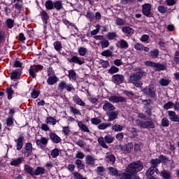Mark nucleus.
<instances>
[{"mask_svg": "<svg viewBox=\"0 0 179 179\" xmlns=\"http://www.w3.org/2000/svg\"><path fill=\"white\" fill-rule=\"evenodd\" d=\"M96 174H97V176H104V167L103 166H98L96 168Z\"/></svg>", "mask_w": 179, "mask_h": 179, "instance_id": "nucleus-56", "label": "nucleus"}, {"mask_svg": "<svg viewBox=\"0 0 179 179\" xmlns=\"http://www.w3.org/2000/svg\"><path fill=\"white\" fill-rule=\"evenodd\" d=\"M159 85H161V86H169V85H170V80L161 78L159 80Z\"/></svg>", "mask_w": 179, "mask_h": 179, "instance_id": "nucleus-48", "label": "nucleus"}, {"mask_svg": "<svg viewBox=\"0 0 179 179\" xmlns=\"http://www.w3.org/2000/svg\"><path fill=\"white\" fill-rule=\"evenodd\" d=\"M119 113L117 110H112L106 113L107 117H108V121L111 122L117 120L118 118Z\"/></svg>", "mask_w": 179, "mask_h": 179, "instance_id": "nucleus-15", "label": "nucleus"}, {"mask_svg": "<svg viewBox=\"0 0 179 179\" xmlns=\"http://www.w3.org/2000/svg\"><path fill=\"white\" fill-rule=\"evenodd\" d=\"M6 24L8 29H12L13 27V26H15V20L10 19V18H8L6 20Z\"/></svg>", "mask_w": 179, "mask_h": 179, "instance_id": "nucleus-44", "label": "nucleus"}, {"mask_svg": "<svg viewBox=\"0 0 179 179\" xmlns=\"http://www.w3.org/2000/svg\"><path fill=\"white\" fill-rule=\"evenodd\" d=\"M147 73L142 69H138L136 73H132L129 77V83H133L136 87H142L143 83L141 79L146 76Z\"/></svg>", "mask_w": 179, "mask_h": 179, "instance_id": "nucleus-1", "label": "nucleus"}, {"mask_svg": "<svg viewBox=\"0 0 179 179\" xmlns=\"http://www.w3.org/2000/svg\"><path fill=\"white\" fill-rule=\"evenodd\" d=\"M161 125L163 127H169V125H170V122L169 121V119H167V117L162 118Z\"/></svg>", "mask_w": 179, "mask_h": 179, "instance_id": "nucleus-53", "label": "nucleus"}, {"mask_svg": "<svg viewBox=\"0 0 179 179\" xmlns=\"http://www.w3.org/2000/svg\"><path fill=\"white\" fill-rule=\"evenodd\" d=\"M6 92L7 93V99L8 100H12L13 94H15V91L13 90L11 87H8L6 89Z\"/></svg>", "mask_w": 179, "mask_h": 179, "instance_id": "nucleus-37", "label": "nucleus"}, {"mask_svg": "<svg viewBox=\"0 0 179 179\" xmlns=\"http://www.w3.org/2000/svg\"><path fill=\"white\" fill-rule=\"evenodd\" d=\"M115 24L117 26H125V20L122 18L117 17L115 20Z\"/></svg>", "mask_w": 179, "mask_h": 179, "instance_id": "nucleus-51", "label": "nucleus"}, {"mask_svg": "<svg viewBox=\"0 0 179 179\" xmlns=\"http://www.w3.org/2000/svg\"><path fill=\"white\" fill-rule=\"evenodd\" d=\"M50 155L53 159H55V157H58L59 156V150L58 148H55L52 150Z\"/></svg>", "mask_w": 179, "mask_h": 179, "instance_id": "nucleus-49", "label": "nucleus"}, {"mask_svg": "<svg viewBox=\"0 0 179 179\" xmlns=\"http://www.w3.org/2000/svg\"><path fill=\"white\" fill-rule=\"evenodd\" d=\"M73 101L74 103H77L78 106H81V107H85L86 106V103L78 96V94H76L73 96Z\"/></svg>", "mask_w": 179, "mask_h": 179, "instance_id": "nucleus-23", "label": "nucleus"}, {"mask_svg": "<svg viewBox=\"0 0 179 179\" xmlns=\"http://www.w3.org/2000/svg\"><path fill=\"white\" fill-rule=\"evenodd\" d=\"M159 54H160V50H159V49L157 48H155L152 50H150L148 52V57L152 58V59H157V58H159Z\"/></svg>", "mask_w": 179, "mask_h": 179, "instance_id": "nucleus-19", "label": "nucleus"}, {"mask_svg": "<svg viewBox=\"0 0 179 179\" xmlns=\"http://www.w3.org/2000/svg\"><path fill=\"white\" fill-rule=\"evenodd\" d=\"M36 145L40 149H44V146L48 145V139L45 137H41V140H36Z\"/></svg>", "mask_w": 179, "mask_h": 179, "instance_id": "nucleus-16", "label": "nucleus"}, {"mask_svg": "<svg viewBox=\"0 0 179 179\" xmlns=\"http://www.w3.org/2000/svg\"><path fill=\"white\" fill-rule=\"evenodd\" d=\"M40 93H41L40 90H36V89H34L32 90L31 96L32 99H37V97L40 96Z\"/></svg>", "mask_w": 179, "mask_h": 179, "instance_id": "nucleus-55", "label": "nucleus"}, {"mask_svg": "<svg viewBox=\"0 0 179 179\" xmlns=\"http://www.w3.org/2000/svg\"><path fill=\"white\" fill-rule=\"evenodd\" d=\"M85 16L87 19H88L90 22H92V20L94 19V14L90 11L87 12V14Z\"/></svg>", "mask_w": 179, "mask_h": 179, "instance_id": "nucleus-64", "label": "nucleus"}, {"mask_svg": "<svg viewBox=\"0 0 179 179\" xmlns=\"http://www.w3.org/2000/svg\"><path fill=\"white\" fill-rule=\"evenodd\" d=\"M122 31L124 33V34H127V36H131V34H132V28L130 27H124L122 29Z\"/></svg>", "mask_w": 179, "mask_h": 179, "instance_id": "nucleus-43", "label": "nucleus"}, {"mask_svg": "<svg viewBox=\"0 0 179 179\" xmlns=\"http://www.w3.org/2000/svg\"><path fill=\"white\" fill-rule=\"evenodd\" d=\"M45 8L47 10H54V1L52 0H48L45 2Z\"/></svg>", "mask_w": 179, "mask_h": 179, "instance_id": "nucleus-30", "label": "nucleus"}, {"mask_svg": "<svg viewBox=\"0 0 179 179\" xmlns=\"http://www.w3.org/2000/svg\"><path fill=\"white\" fill-rule=\"evenodd\" d=\"M108 73L110 75H114V73H118L120 72V68L115 66H112L108 71Z\"/></svg>", "mask_w": 179, "mask_h": 179, "instance_id": "nucleus-41", "label": "nucleus"}, {"mask_svg": "<svg viewBox=\"0 0 179 179\" xmlns=\"http://www.w3.org/2000/svg\"><path fill=\"white\" fill-rule=\"evenodd\" d=\"M109 173H112V176H114V177H120L121 173H120V171H118V169L114 168V167H112V166H110L108 169Z\"/></svg>", "mask_w": 179, "mask_h": 179, "instance_id": "nucleus-29", "label": "nucleus"}, {"mask_svg": "<svg viewBox=\"0 0 179 179\" xmlns=\"http://www.w3.org/2000/svg\"><path fill=\"white\" fill-rule=\"evenodd\" d=\"M49 138L53 143H59L62 141L58 134L52 132L49 133Z\"/></svg>", "mask_w": 179, "mask_h": 179, "instance_id": "nucleus-18", "label": "nucleus"}, {"mask_svg": "<svg viewBox=\"0 0 179 179\" xmlns=\"http://www.w3.org/2000/svg\"><path fill=\"white\" fill-rule=\"evenodd\" d=\"M116 149L120 150L124 153H131V152H132V149H134V144H132V143H128L125 145L124 147L120 145L117 146Z\"/></svg>", "mask_w": 179, "mask_h": 179, "instance_id": "nucleus-9", "label": "nucleus"}, {"mask_svg": "<svg viewBox=\"0 0 179 179\" xmlns=\"http://www.w3.org/2000/svg\"><path fill=\"white\" fill-rule=\"evenodd\" d=\"M124 78L122 74H115L112 76V82L115 85H121L124 82Z\"/></svg>", "mask_w": 179, "mask_h": 179, "instance_id": "nucleus-12", "label": "nucleus"}, {"mask_svg": "<svg viewBox=\"0 0 179 179\" xmlns=\"http://www.w3.org/2000/svg\"><path fill=\"white\" fill-rule=\"evenodd\" d=\"M24 156L25 157L33 156V144H31V143H27L25 144Z\"/></svg>", "mask_w": 179, "mask_h": 179, "instance_id": "nucleus-10", "label": "nucleus"}, {"mask_svg": "<svg viewBox=\"0 0 179 179\" xmlns=\"http://www.w3.org/2000/svg\"><path fill=\"white\" fill-rule=\"evenodd\" d=\"M173 106H174V103H173V102H171V101H169V102H167L166 103H165V104L164 105L163 108H164V110H170V108H171V107H173Z\"/></svg>", "mask_w": 179, "mask_h": 179, "instance_id": "nucleus-63", "label": "nucleus"}, {"mask_svg": "<svg viewBox=\"0 0 179 179\" xmlns=\"http://www.w3.org/2000/svg\"><path fill=\"white\" fill-rule=\"evenodd\" d=\"M152 4L145 3L142 6V13L146 17H153V13H152Z\"/></svg>", "mask_w": 179, "mask_h": 179, "instance_id": "nucleus-8", "label": "nucleus"}, {"mask_svg": "<svg viewBox=\"0 0 179 179\" xmlns=\"http://www.w3.org/2000/svg\"><path fill=\"white\" fill-rule=\"evenodd\" d=\"M15 119L13 116H8L6 120V124L7 127H13V121Z\"/></svg>", "mask_w": 179, "mask_h": 179, "instance_id": "nucleus-45", "label": "nucleus"}, {"mask_svg": "<svg viewBox=\"0 0 179 179\" xmlns=\"http://www.w3.org/2000/svg\"><path fill=\"white\" fill-rule=\"evenodd\" d=\"M40 16L43 24H48V19H50V16H48L47 11L42 10L40 13Z\"/></svg>", "mask_w": 179, "mask_h": 179, "instance_id": "nucleus-22", "label": "nucleus"}, {"mask_svg": "<svg viewBox=\"0 0 179 179\" xmlns=\"http://www.w3.org/2000/svg\"><path fill=\"white\" fill-rule=\"evenodd\" d=\"M160 176L162 177L163 179H170L171 178V173H170L169 171L164 169L160 172Z\"/></svg>", "mask_w": 179, "mask_h": 179, "instance_id": "nucleus-31", "label": "nucleus"}, {"mask_svg": "<svg viewBox=\"0 0 179 179\" xmlns=\"http://www.w3.org/2000/svg\"><path fill=\"white\" fill-rule=\"evenodd\" d=\"M91 123L93 125H99V124H101V120L97 117H93L91 119Z\"/></svg>", "mask_w": 179, "mask_h": 179, "instance_id": "nucleus-61", "label": "nucleus"}, {"mask_svg": "<svg viewBox=\"0 0 179 179\" xmlns=\"http://www.w3.org/2000/svg\"><path fill=\"white\" fill-rule=\"evenodd\" d=\"M150 164L153 169H157L159 167V164H160V161L157 158L152 159L150 162Z\"/></svg>", "mask_w": 179, "mask_h": 179, "instance_id": "nucleus-32", "label": "nucleus"}, {"mask_svg": "<svg viewBox=\"0 0 179 179\" xmlns=\"http://www.w3.org/2000/svg\"><path fill=\"white\" fill-rule=\"evenodd\" d=\"M58 80H59V78L57 77V76H48V78L47 79V83L49 85V86H52L55 85Z\"/></svg>", "mask_w": 179, "mask_h": 179, "instance_id": "nucleus-20", "label": "nucleus"}, {"mask_svg": "<svg viewBox=\"0 0 179 179\" xmlns=\"http://www.w3.org/2000/svg\"><path fill=\"white\" fill-rule=\"evenodd\" d=\"M157 10L159 12V13L164 15V13L167 12V7H165L164 6H159Z\"/></svg>", "mask_w": 179, "mask_h": 179, "instance_id": "nucleus-58", "label": "nucleus"}, {"mask_svg": "<svg viewBox=\"0 0 179 179\" xmlns=\"http://www.w3.org/2000/svg\"><path fill=\"white\" fill-rule=\"evenodd\" d=\"M153 174H155V168L150 166L145 172V176L147 177H153Z\"/></svg>", "mask_w": 179, "mask_h": 179, "instance_id": "nucleus-46", "label": "nucleus"}, {"mask_svg": "<svg viewBox=\"0 0 179 179\" xmlns=\"http://www.w3.org/2000/svg\"><path fill=\"white\" fill-rule=\"evenodd\" d=\"M168 116L172 122H179V115L175 111L168 110Z\"/></svg>", "mask_w": 179, "mask_h": 179, "instance_id": "nucleus-13", "label": "nucleus"}, {"mask_svg": "<svg viewBox=\"0 0 179 179\" xmlns=\"http://www.w3.org/2000/svg\"><path fill=\"white\" fill-rule=\"evenodd\" d=\"M148 120H139V122L137 123L138 127L142 128L143 129H155L156 128V124H155V122L153 119L149 118Z\"/></svg>", "mask_w": 179, "mask_h": 179, "instance_id": "nucleus-5", "label": "nucleus"}, {"mask_svg": "<svg viewBox=\"0 0 179 179\" xmlns=\"http://www.w3.org/2000/svg\"><path fill=\"white\" fill-rule=\"evenodd\" d=\"M128 47H129V45H128V42H127V41L124 39L120 40V48L127 49Z\"/></svg>", "mask_w": 179, "mask_h": 179, "instance_id": "nucleus-57", "label": "nucleus"}, {"mask_svg": "<svg viewBox=\"0 0 179 179\" xmlns=\"http://www.w3.org/2000/svg\"><path fill=\"white\" fill-rule=\"evenodd\" d=\"M104 105L103 106V111H114V110H115V106H114V105H113V103L108 102V101H104Z\"/></svg>", "mask_w": 179, "mask_h": 179, "instance_id": "nucleus-17", "label": "nucleus"}, {"mask_svg": "<svg viewBox=\"0 0 179 179\" xmlns=\"http://www.w3.org/2000/svg\"><path fill=\"white\" fill-rule=\"evenodd\" d=\"M43 69H44V66L41 64L31 65L29 69V76H31V78H33V79H36V78H37V74L36 73H37V72H38L39 71H43Z\"/></svg>", "mask_w": 179, "mask_h": 179, "instance_id": "nucleus-7", "label": "nucleus"}, {"mask_svg": "<svg viewBox=\"0 0 179 179\" xmlns=\"http://www.w3.org/2000/svg\"><path fill=\"white\" fill-rule=\"evenodd\" d=\"M154 68H155L156 71L158 72H160V71H166V66L160 63H155Z\"/></svg>", "mask_w": 179, "mask_h": 179, "instance_id": "nucleus-38", "label": "nucleus"}, {"mask_svg": "<svg viewBox=\"0 0 179 179\" xmlns=\"http://www.w3.org/2000/svg\"><path fill=\"white\" fill-rule=\"evenodd\" d=\"M68 62L70 64H78V65H83V62L78 56H73L71 58L67 59Z\"/></svg>", "mask_w": 179, "mask_h": 179, "instance_id": "nucleus-21", "label": "nucleus"}, {"mask_svg": "<svg viewBox=\"0 0 179 179\" xmlns=\"http://www.w3.org/2000/svg\"><path fill=\"white\" fill-rule=\"evenodd\" d=\"M98 142L99 145L102 146V148H103L104 149H108V145H107V144L106 143H113V142H114V137H113V136L110 134H108L105 136L104 138L99 137L98 138Z\"/></svg>", "mask_w": 179, "mask_h": 179, "instance_id": "nucleus-6", "label": "nucleus"}, {"mask_svg": "<svg viewBox=\"0 0 179 179\" xmlns=\"http://www.w3.org/2000/svg\"><path fill=\"white\" fill-rule=\"evenodd\" d=\"M13 3H14L13 8H15L17 12H19V13H20L24 8L23 2L20 1V2Z\"/></svg>", "mask_w": 179, "mask_h": 179, "instance_id": "nucleus-28", "label": "nucleus"}, {"mask_svg": "<svg viewBox=\"0 0 179 179\" xmlns=\"http://www.w3.org/2000/svg\"><path fill=\"white\" fill-rule=\"evenodd\" d=\"M24 171L29 174L31 177H34L36 176H43L45 174V168L43 166H37L34 170L31 166L29 164L24 165Z\"/></svg>", "mask_w": 179, "mask_h": 179, "instance_id": "nucleus-3", "label": "nucleus"}, {"mask_svg": "<svg viewBox=\"0 0 179 179\" xmlns=\"http://www.w3.org/2000/svg\"><path fill=\"white\" fill-rule=\"evenodd\" d=\"M53 9H56L57 11L64 9V4L62 1H54Z\"/></svg>", "mask_w": 179, "mask_h": 179, "instance_id": "nucleus-27", "label": "nucleus"}, {"mask_svg": "<svg viewBox=\"0 0 179 179\" xmlns=\"http://www.w3.org/2000/svg\"><path fill=\"white\" fill-rule=\"evenodd\" d=\"M143 94L149 97L150 99H157V94H156V88L152 85H148L141 89Z\"/></svg>", "mask_w": 179, "mask_h": 179, "instance_id": "nucleus-4", "label": "nucleus"}, {"mask_svg": "<svg viewBox=\"0 0 179 179\" xmlns=\"http://www.w3.org/2000/svg\"><path fill=\"white\" fill-rule=\"evenodd\" d=\"M103 41H101L100 42V44L102 47V48H107V47H108L110 45V42H108V41L107 39H102Z\"/></svg>", "mask_w": 179, "mask_h": 179, "instance_id": "nucleus-60", "label": "nucleus"}, {"mask_svg": "<svg viewBox=\"0 0 179 179\" xmlns=\"http://www.w3.org/2000/svg\"><path fill=\"white\" fill-rule=\"evenodd\" d=\"M101 55H102V57H113V52H111V50H106L103 51L101 53Z\"/></svg>", "mask_w": 179, "mask_h": 179, "instance_id": "nucleus-52", "label": "nucleus"}, {"mask_svg": "<svg viewBox=\"0 0 179 179\" xmlns=\"http://www.w3.org/2000/svg\"><path fill=\"white\" fill-rule=\"evenodd\" d=\"M74 164L77 166V169H78V170H85V165L82 163V160L76 159L74 162Z\"/></svg>", "mask_w": 179, "mask_h": 179, "instance_id": "nucleus-40", "label": "nucleus"}, {"mask_svg": "<svg viewBox=\"0 0 179 179\" xmlns=\"http://www.w3.org/2000/svg\"><path fill=\"white\" fill-rule=\"evenodd\" d=\"M106 162L110 163V164H114L115 163V156L113 154L108 155L105 158Z\"/></svg>", "mask_w": 179, "mask_h": 179, "instance_id": "nucleus-34", "label": "nucleus"}, {"mask_svg": "<svg viewBox=\"0 0 179 179\" xmlns=\"http://www.w3.org/2000/svg\"><path fill=\"white\" fill-rule=\"evenodd\" d=\"M78 127L82 131V132H90V130L89 129V127L86 126V124H83L82 122H78Z\"/></svg>", "mask_w": 179, "mask_h": 179, "instance_id": "nucleus-33", "label": "nucleus"}, {"mask_svg": "<svg viewBox=\"0 0 179 179\" xmlns=\"http://www.w3.org/2000/svg\"><path fill=\"white\" fill-rule=\"evenodd\" d=\"M24 141V136L23 135H20L19 137L15 140L16 143L17 150H22L23 148V142Z\"/></svg>", "mask_w": 179, "mask_h": 179, "instance_id": "nucleus-14", "label": "nucleus"}, {"mask_svg": "<svg viewBox=\"0 0 179 179\" xmlns=\"http://www.w3.org/2000/svg\"><path fill=\"white\" fill-rule=\"evenodd\" d=\"M24 160V158H23V157H20L11 161L10 164V166H15V167H17L19 164H22L23 163Z\"/></svg>", "mask_w": 179, "mask_h": 179, "instance_id": "nucleus-24", "label": "nucleus"}, {"mask_svg": "<svg viewBox=\"0 0 179 179\" xmlns=\"http://www.w3.org/2000/svg\"><path fill=\"white\" fill-rule=\"evenodd\" d=\"M158 159L160 161V163H167L169 162V158L163 155H160Z\"/></svg>", "mask_w": 179, "mask_h": 179, "instance_id": "nucleus-62", "label": "nucleus"}, {"mask_svg": "<svg viewBox=\"0 0 179 179\" xmlns=\"http://www.w3.org/2000/svg\"><path fill=\"white\" fill-rule=\"evenodd\" d=\"M132 176H134V174H131L130 173H127V172H123L121 173L120 175V179H132Z\"/></svg>", "mask_w": 179, "mask_h": 179, "instance_id": "nucleus-36", "label": "nucleus"}, {"mask_svg": "<svg viewBox=\"0 0 179 179\" xmlns=\"http://www.w3.org/2000/svg\"><path fill=\"white\" fill-rule=\"evenodd\" d=\"M53 46L55 51H57V52H59V51L62 50V43H61V41H59L54 42Z\"/></svg>", "mask_w": 179, "mask_h": 179, "instance_id": "nucleus-35", "label": "nucleus"}, {"mask_svg": "<svg viewBox=\"0 0 179 179\" xmlns=\"http://www.w3.org/2000/svg\"><path fill=\"white\" fill-rule=\"evenodd\" d=\"M20 73H22V69H20L13 71L10 74L11 80H15V79H17V76H19Z\"/></svg>", "mask_w": 179, "mask_h": 179, "instance_id": "nucleus-26", "label": "nucleus"}, {"mask_svg": "<svg viewBox=\"0 0 179 179\" xmlns=\"http://www.w3.org/2000/svg\"><path fill=\"white\" fill-rule=\"evenodd\" d=\"M69 78L70 80H76V72L75 70H69Z\"/></svg>", "mask_w": 179, "mask_h": 179, "instance_id": "nucleus-42", "label": "nucleus"}, {"mask_svg": "<svg viewBox=\"0 0 179 179\" xmlns=\"http://www.w3.org/2000/svg\"><path fill=\"white\" fill-rule=\"evenodd\" d=\"M86 52H87V49H86V48L80 47L78 50V54H80L81 57H85Z\"/></svg>", "mask_w": 179, "mask_h": 179, "instance_id": "nucleus-59", "label": "nucleus"}, {"mask_svg": "<svg viewBox=\"0 0 179 179\" xmlns=\"http://www.w3.org/2000/svg\"><path fill=\"white\" fill-rule=\"evenodd\" d=\"M96 162V159L93 157L92 155H87L85 157V163L88 164V166H93Z\"/></svg>", "mask_w": 179, "mask_h": 179, "instance_id": "nucleus-25", "label": "nucleus"}, {"mask_svg": "<svg viewBox=\"0 0 179 179\" xmlns=\"http://www.w3.org/2000/svg\"><path fill=\"white\" fill-rule=\"evenodd\" d=\"M45 122L47 124H52V125H55L58 121L54 117L49 116L46 118Z\"/></svg>", "mask_w": 179, "mask_h": 179, "instance_id": "nucleus-39", "label": "nucleus"}, {"mask_svg": "<svg viewBox=\"0 0 179 179\" xmlns=\"http://www.w3.org/2000/svg\"><path fill=\"white\" fill-rule=\"evenodd\" d=\"M66 86V82L65 81H61L58 85V90L59 92H64L65 90V87Z\"/></svg>", "mask_w": 179, "mask_h": 179, "instance_id": "nucleus-50", "label": "nucleus"}, {"mask_svg": "<svg viewBox=\"0 0 179 179\" xmlns=\"http://www.w3.org/2000/svg\"><path fill=\"white\" fill-rule=\"evenodd\" d=\"M112 129L115 131V132H121V131L123 129V127L121 124H115L113 126Z\"/></svg>", "mask_w": 179, "mask_h": 179, "instance_id": "nucleus-54", "label": "nucleus"}, {"mask_svg": "<svg viewBox=\"0 0 179 179\" xmlns=\"http://www.w3.org/2000/svg\"><path fill=\"white\" fill-rule=\"evenodd\" d=\"M106 37L108 38V40H114V38H117V33L115 32H108L106 35Z\"/></svg>", "mask_w": 179, "mask_h": 179, "instance_id": "nucleus-47", "label": "nucleus"}, {"mask_svg": "<svg viewBox=\"0 0 179 179\" xmlns=\"http://www.w3.org/2000/svg\"><path fill=\"white\" fill-rule=\"evenodd\" d=\"M142 170H143V162L141 160H137L130 163L126 168L125 172L135 176V174H138Z\"/></svg>", "mask_w": 179, "mask_h": 179, "instance_id": "nucleus-2", "label": "nucleus"}, {"mask_svg": "<svg viewBox=\"0 0 179 179\" xmlns=\"http://www.w3.org/2000/svg\"><path fill=\"white\" fill-rule=\"evenodd\" d=\"M109 101H110V103H127V98L113 95L109 97Z\"/></svg>", "mask_w": 179, "mask_h": 179, "instance_id": "nucleus-11", "label": "nucleus"}]
</instances>
